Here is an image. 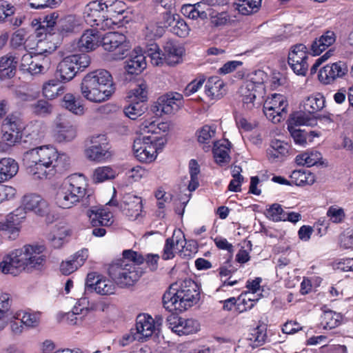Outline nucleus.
Wrapping results in <instances>:
<instances>
[{
	"instance_id": "f257e3e1",
	"label": "nucleus",
	"mask_w": 353,
	"mask_h": 353,
	"mask_svg": "<svg viewBox=\"0 0 353 353\" xmlns=\"http://www.w3.org/2000/svg\"><path fill=\"white\" fill-rule=\"evenodd\" d=\"M23 161L27 172L34 180H46L70 165V158L50 145H42L24 152Z\"/></svg>"
},
{
	"instance_id": "f03ea898",
	"label": "nucleus",
	"mask_w": 353,
	"mask_h": 353,
	"mask_svg": "<svg viewBox=\"0 0 353 353\" xmlns=\"http://www.w3.org/2000/svg\"><path fill=\"white\" fill-rule=\"evenodd\" d=\"M123 258L112 264L109 268V275L116 285L120 288L133 285L141 277L143 272L139 265L145 261L152 264L154 255L148 254L145 258L141 254L132 250H125Z\"/></svg>"
},
{
	"instance_id": "7ed1b4c3",
	"label": "nucleus",
	"mask_w": 353,
	"mask_h": 353,
	"mask_svg": "<svg viewBox=\"0 0 353 353\" xmlns=\"http://www.w3.org/2000/svg\"><path fill=\"white\" fill-rule=\"evenodd\" d=\"M201 298L200 288L190 279L179 280L163 294V307L172 312H183L196 305Z\"/></svg>"
},
{
	"instance_id": "20e7f679",
	"label": "nucleus",
	"mask_w": 353,
	"mask_h": 353,
	"mask_svg": "<svg viewBox=\"0 0 353 353\" xmlns=\"http://www.w3.org/2000/svg\"><path fill=\"white\" fill-rule=\"evenodd\" d=\"M90 196L86 177L82 174H73L57 188L53 201L57 207L70 209L79 203L85 204Z\"/></svg>"
},
{
	"instance_id": "39448f33",
	"label": "nucleus",
	"mask_w": 353,
	"mask_h": 353,
	"mask_svg": "<svg viewBox=\"0 0 353 353\" xmlns=\"http://www.w3.org/2000/svg\"><path fill=\"white\" fill-rule=\"evenodd\" d=\"M80 88L83 98L93 103H101L109 99L115 90L112 76L105 70L88 73L83 78Z\"/></svg>"
},
{
	"instance_id": "423d86ee",
	"label": "nucleus",
	"mask_w": 353,
	"mask_h": 353,
	"mask_svg": "<svg viewBox=\"0 0 353 353\" xmlns=\"http://www.w3.org/2000/svg\"><path fill=\"white\" fill-rule=\"evenodd\" d=\"M140 130L143 137L134 142V156L140 161L152 162L154 160V121H145L141 125Z\"/></svg>"
},
{
	"instance_id": "0eeeda50",
	"label": "nucleus",
	"mask_w": 353,
	"mask_h": 353,
	"mask_svg": "<svg viewBox=\"0 0 353 353\" xmlns=\"http://www.w3.org/2000/svg\"><path fill=\"white\" fill-rule=\"evenodd\" d=\"M316 124V118L307 115L305 112H299L292 115L288 125V129L295 143L305 146L307 144V139L310 137H312V138L317 137L318 134L314 131L307 132L305 130L296 128V127L304 125H314ZM309 141H312V139H310Z\"/></svg>"
},
{
	"instance_id": "6e6552de",
	"label": "nucleus",
	"mask_w": 353,
	"mask_h": 353,
	"mask_svg": "<svg viewBox=\"0 0 353 353\" xmlns=\"http://www.w3.org/2000/svg\"><path fill=\"white\" fill-rule=\"evenodd\" d=\"M90 64L87 54H75L63 59L57 65V72L61 81L68 82L74 78L79 71H82Z\"/></svg>"
},
{
	"instance_id": "1a4fd4ad",
	"label": "nucleus",
	"mask_w": 353,
	"mask_h": 353,
	"mask_svg": "<svg viewBox=\"0 0 353 353\" xmlns=\"http://www.w3.org/2000/svg\"><path fill=\"white\" fill-rule=\"evenodd\" d=\"M84 154L90 161L104 163L111 159L113 152L106 137L99 134L91 138L90 145L85 149Z\"/></svg>"
},
{
	"instance_id": "9d476101",
	"label": "nucleus",
	"mask_w": 353,
	"mask_h": 353,
	"mask_svg": "<svg viewBox=\"0 0 353 353\" xmlns=\"http://www.w3.org/2000/svg\"><path fill=\"white\" fill-rule=\"evenodd\" d=\"M130 104L125 108L124 113L130 119L134 120L147 110L145 101L148 99L147 85L141 83L132 89L128 95Z\"/></svg>"
},
{
	"instance_id": "9b49d317",
	"label": "nucleus",
	"mask_w": 353,
	"mask_h": 353,
	"mask_svg": "<svg viewBox=\"0 0 353 353\" xmlns=\"http://www.w3.org/2000/svg\"><path fill=\"white\" fill-rule=\"evenodd\" d=\"M25 128V123L20 114H9L3 123V140L9 145H14L21 140Z\"/></svg>"
},
{
	"instance_id": "f8f14e48",
	"label": "nucleus",
	"mask_w": 353,
	"mask_h": 353,
	"mask_svg": "<svg viewBox=\"0 0 353 353\" xmlns=\"http://www.w3.org/2000/svg\"><path fill=\"white\" fill-rule=\"evenodd\" d=\"M185 53L183 46L171 40L167 41L163 46V50L156 46V65L166 63L168 65H175L182 61Z\"/></svg>"
},
{
	"instance_id": "ddd939ff",
	"label": "nucleus",
	"mask_w": 353,
	"mask_h": 353,
	"mask_svg": "<svg viewBox=\"0 0 353 353\" xmlns=\"http://www.w3.org/2000/svg\"><path fill=\"white\" fill-rule=\"evenodd\" d=\"M108 204L118 207L130 220H136L142 211L141 198L132 193L123 194L119 202L113 196Z\"/></svg>"
},
{
	"instance_id": "4468645a",
	"label": "nucleus",
	"mask_w": 353,
	"mask_h": 353,
	"mask_svg": "<svg viewBox=\"0 0 353 353\" xmlns=\"http://www.w3.org/2000/svg\"><path fill=\"white\" fill-rule=\"evenodd\" d=\"M45 249L44 245L38 244H28L18 249L24 268H41L46 261Z\"/></svg>"
},
{
	"instance_id": "2eb2a0df",
	"label": "nucleus",
	"mask_w": 353,
	"mask_h": 353,
	"mask_svg": "<svg viewBox=\"0 0 353 353\" xmlns=\"http://www.w3.org/2000/svg\"><path fill=\"white\" fill-rule=\"evenodd\" d=\"M308 52L303 43L293 45L289 51L288 62L294 73L305 76L308 69Z\"/></svg>"
},
{
	"instance_id": "dca6fc26",
	"label": "nucleus",
	"mask_w": 353,
	"mask_h": 353,
	"mask_svg": "<svg viewBox=\"0 0 353 353\" xmlns=\"http://www.w3.org/2000/svg\"><path fill=\"white\" fill-rule=\"evenodd\" d=\"M87 216L91 225L94 227L92 230V234L97 237L104 236L106 230L98 226H110L114 221L112 212L105 209H97L92 208L87 211Z\"/></svg>"
},
{
	"instance_id": "f3484780",
	"label": "nucleus",
	"mask_w": 353,
	"mask_h": 353,
	"mask_svg": "<svg viewBox=\"0 0 353 353\" xmlns=\"http://www.w3.org/2000/svg\"><path fill=\"white\" fill-rule=\"evenodd\" d=\"M183 105V97L178 92H170L161 96L156 102V115L157 112L166 114H174Z\"/></svg>"
},
{
	"instance_id": "a211bd4d",
	"label": "nucleus",
	"mask_w": 353,
	"mask_h": 353,
	"mask_svg": "<svg viewBox=\"0 0 353 353\" xmlns=\"http://www.w3.org/2000/svg\"><path fill=\"white\" fill-rule=\"evenodd\" d=\"M25 219L24 210L17 208L8 215L4 221L0 222V228L5 235H8L10 239H15L21 229V224Z\"/></svg>"
},
{
	"instance_id": "6ab92c4d",
	"label": "nucleus",
	"mask_w": 353,
	"mask_h": 353,
	"mask_svg": "<svg viewBox=\"0 0 353 353\" xmlns=\"http://www.w3.org/2000/svg\"><path fill=\"white\" fill-rule=\"evenodd\" d=\"M113 280L105 276L98 275L95 276L93 274H88L86 280V288L93 290L100 295H111L116 292V285Z\"/></svg>"
},
{
	"instance_id": "aec40b11",
	"label": "nucleus",
	"mask_w": 353,
	"mask_h": 353,
	"mask_svg": "<svg viewBox=\"0 0 353 353\" xmlns=\"http://www.w3.org/2000/svg\"><path fill=\"white\" fill-rule=\"evenodd\" d=\"M23 206L21 208L24 210L25 214L26 212H32L40 216L48 214L50 211L48 201L36 194L26 195L23 199Z\"/></svg>"
},
{
	"instance_id": "412c9836",
	"label": "nucleus",
	"mask_w": 353,
	"mask_h": 353,
	"mask_svg": "<svg viewBox=\"0 0 353 353\" xmlns=\"http://www.w3.org/2000/svg\"><path fill=\"white\" fill-rule=\"evenodd\" d=\"M101 41L104 50L110 52L118 50L119 54H117L116 59H123L124 52L127 50L126 37L123 34L109 32L103 37Z\"/></svg>"
},
{
	"instance_id": "4be33fe9",
	"label": "nucleus",
	"mask_w": 353,
	"mask_h": 353,
	"mask_svg": "<svg viewBox=\"0 0 353 353\" xmlns=\"http://www.w3.org/2000/svg\"><path fill=\"white\" fill-rule=\"evenodd\" d=\"M54 138L57 142H69L77 136V129L68 120L59 116L54 121Z\"/></svg>"
},
{
	"instance_id": "5701e85b",
	"label": "nucleus",
	"mask_w": 353,
	"mask_h": 353,
	"mask_svg": "<svg viewBox=\"0 0 353 353\" xmlns=\"http://www.w3.org/2000/svg\"><path fill=\"white\" fill-rule=\"evenodd\" d=\"M263 89L262 83L252 81L247 82L241 85L239 93L242 98L244 108L248 110L252 109L255 106L254 101L257 99V97H261V90Z\"/></svg>"
},
{
	"instance_id": "b1692460",
	"label": "nucleus",
	"mask_w": 353,
	"mask_h": 353,
	"mask_svg": "<svg viewBox=\"0 0 353 353\" xmlns=\"http://www.w3.org/2000/svg\"><path fill=\"white\" fill-rule=\"evenodd\" d=\"M348 71L347 66L343 61H338L332 65H326L320 70L319 79L324 84H330L337 78L343 77Z\"/></svg>"
},
{
	"instance_id": "393cba45",
	"label": "nucleus",
	"mask_w": 353,
	"mask_h": 353,
	"mask_svg": "<svg viewBox=\"0 0 353 353\" xmlns=\"http://www.w3.org/2000/svg\"><path fill=\"white\" fill-rule=\"evenodd\" d=\"M25 270L18 249L6 255L0 263V270L4 274L17 276Z\"/></svg>"
},
{
	"instance_id": "a878e982",
	"label": "nucleus",
	"mask_w": 353,
	"mask_h": 353,
	"mask_svg": "<svg viewBox=\"0 0 353 353\" xmlns=\"http://www.w3.org/2000/svg\"><path fill=\"white\" fill-rule=\"evenodd\" d=\"M142 341L152 336L154 332V320L148 314H140L137 316L135 327H132Z\"/></svg>"
},
{
	"instance_id": "bb28decb",
	"label": "nucleus",
	"mask_w": 353,
	"mask_h": 353,
	"mask_svg": "<svg viewBox=\"0 0 353 353\" xmlns=\"http://www.w3.org/2000/svg\"><path fill=\"white\" fill-rule=\"evenodd\" d=\"M71 234L67 224L59 223L55 224L48 235V240L54 248H61L66 242V238Z\"/></svg>"
},
{
	"instance_id": "cd10ccee",
	"label": "nucleus",
	"mask_w": 353,
	"mask_h": 353,
	"mask_svg": "<svg viewBox=\"0 0 353 353\" xmlns=\"http://www.w3.org/2000/svg\"><path fill=\"white\" fill-rule=\"evenodd\" d=\"M205 2H199L195 4H185L181 7V13L186 17L191 19H205L208 18V14L204 10L199 9L205 3L214 6L219 3V0H203Z\"/></svg>"
},
{
	"instance_id": "c85d7f7f",
	"label": "nucleus",
	"mask_w": 353,
	"mask_h": 353,
	"mask_svg": "<svg viewBox=\"0 0 353 353\" xmlns=\"http://www.w3.org/2000/svg\"><path fill=\"white\" fill-rule=\"evenodd\" d=\"M101 37L99 32L95 29L85 30L79 39V49L85 52L94 50L101 42Z\"/></svg>"
},
{
	"instance_id": "c756f323",
	"label": "nucleus",
	"mask_w": 353,
	"mask_h": 353,
	"mask_svg": "<svg viewBox=\"0 0 353 353\" xmlns=\"http://www.w3.org/2000/svg\"><path fill=\"white\" fill-rule=\"evenodd\" d=\"M170 325H172V330L179 335L194 333L199 327L198 321L192 319L174 318Z\"/></svg>"
},
{
	"instance_id": "7c9ffc66",
	"label": "nucleus",
	"mask_w": 353,
	"mask_h": 353,
	"mask_svg": "<svg viewBox=\"0 0 353 353\" xmlns=\"http://www.w3.org/2000/svg\"><path fill=\"white\" fill-rule=\"evenodd\" d=\"M103 11L101 2L93 1L88 4L83 12V19L90 26H97L101 21V12Z\"/></svg>"
},
{
	"instance_id": "2f4dec72",
	"label": "nucleus",
	"mask_w": 353,
	"mask_h": 353,
	"mask_svg": "<svg viewBox=\"0 0 353 353\" xmlns=\"http://www.w3.org/2000/svg\"><path fill=\"white\" fill-rule=\"evenodd\" d=\"M336 36L334 31L327 30L311 45V50L314 55H319L336 41Z\"/></svg>"
},
{
	"instance_id": "473e14b6",
	"label": "nucleus",
	"mask_w": 353,
	"mask_h": 353,
	"mask_svg": "<svg viewBox=\"0 0 353 353\" xmlns=\"http://www.w3.org/2000/svg\"><path fill=\"white\" fill-rule=\"evenodd\" d=\"M223 81L218 77L208 79L205 85V92L210 99H219L225 93Z\"/></svg>"
},
{
	"instance_id": "72a5a7b5",
	"label": "nucleus",
	"mask_w": 353,
	"mask_h": 353,
	"mask_svg": "<svg viewBox=\"0 0 353 353\" xmlns=\"http://www.w3.org/2000/svg\"><path fill=\"white\" fill-rule=\"evenodd\" d=\"M18 171L19 165L14 159L5 157L0 159V183L11 179Z\"/></svg>"
},
{
	"instance_id": "f704fd0d",
	"label": "nucleus",
	"mask_w": 353,
	"mask_h": 353,
	"mask_svg": "<svg viewBox=\"0 0 353 353\" xmlns=\"http://www.w3.org/2000/svg\"><path fill=\"white\" fill-rule=\"evenodd\" d=\"M185 246V239L183 238L174 236L168 238L165 241L161 257L164 260H169L174 256V252L178 250L181 252Z\"/></svg>"
},
{
	"instance_id": "c9c22d12",
	"label": "nucleus",
	"mask_w": 353,
	"mask_h": 353,
	"mask_svg": "<svg viewBox=\"0 0 353 353\" xmlns=\"http://www.w3.org/2000/svg\"><path fill=\"white\" fill-rule=\"evenodd\" d=\"M37 58V56L34 57L30 53L23 54L19 64L20 70L31 74L41 73L44 68L41 63L35 61Z\"/></svg>"
},
{
	"instance_id": "e433bc0d",
	"label": "nucleus",
	"mask_w": 353,
	"mask_h": 353,
	"mask_svg": "<svg viewBox=\"0 0 353 353\" xmlns=\"http://www.w3.org/2000/svg\"><path fill=\"white\" fill-rule=\"evenodd\" d=\"M61 105L75 115L81 116L85 112V108L81 101L71 93H67L63 96Z\"/></svg>"
},
{
	"instance_id": "4c0bfd02",
	"label": "nucleus",
	"mask_w": 353,
	"mask_h": 353,
	"mask_svg": "<svg viewBox=\"0 0 353 353\" xmlns=\"http://www.w3.org/2000/svg\"><path fill=\"white\" fill-rule=\"evenodd\" d=\"M18 63V57L10 52L0 59V71L1 76L8 78L12 77L15 74Z\"/></svg>"
},
{
	"instance_id": "58836bf2",
	"label": "nucleus",
	"mask_w": 353,
	"mask_h": 353,
	"mask_svg": "<svg viewBox=\"0 0 353 353\" xmlns=\"http://www.w3.org/2000/svg\"><path fill=\"white\" fill-rule=\"evenodd\" d=\"M146 68L145 58L142 54H132L126 61L125 68L130 74H138Z\"/></svg>"
},
{
	"instance_id": "ea45409f",
	"label": "nucleus",
	"mask_w": 353,
	"mask_h": 353,
	"mask_svg": "<svg viewBox=\"0 0 353 353\" xmlns=\"http://www.w3.org/2000/svg\"><path fill=\"white\" fill-rule=\"evenodd\" d=\"M159 17L156 25L157 28L156 29V36H161L165 29L171 28L173 23H174L175 18L177 14L172 13L171 10H165L162 12H158Z\"/></svg>"
},
{
	"instance_id": "a19ab883",
	"label": "nucleus",
	"mask_w": 353,
	"mask_h": 353,
	"mask_svg": "<svg viewBox=\"0 0 353 353\" xmlns=\"http://www.w3.org/2000/svg\"><path fill=\"white\" fill-rule=\"evenodd\" d=\"M196 134L198 142L203 144V150L205 151H209L211 148L210 143L215 142L212 141V139L215 137L216 128L213 126L205 125Z\"/></svg>"
},
{
	"instance_id": "79ce46f5",
	"label": "nucleus",
	"mask_w": 353,
	"mask_h": 353,
	"mask_svg": "<svg viewBox=\"0 0 353 353\" xmlns=\"http://www.w3.org/2000/svg\"><path fill=\"white\" fill-rule=\"evenodd\" d=\"M325 105V99L321 94H316L307 97L303 103L305 112L312 114L323 109Z\"/></svg>"
},
{
	"instance_id": "37998d69",
	"label": "nucleus",
	"mask_w": 353,
	"mask_h": 353,
	"mask_svg": "<svg viewBox=\"0 0 353 353\" xmlns=\"http://www.w3.org/2000/svg\"><path fill=\"white\" fill-rule=\"evenodd\" d=\"M41 315L40 312L19 311L15 314L14 318L21 321V323L27 327H34L39 325Z\"/></svg>"
},
{
	"instance_id": "c03bdc74",
	"label": "nucleus",
	"mask_w": 353,
	"mask_h": 353,
	"mask_svg": "<svg viewBox=\"0 0 353 353\" xmlns=\"http://www.w3.org/2000/svg\"><path fill=\"white\" fill-rule=\"evenodd\" d=\"M170 125L168 122H161L156 127V156L161 152L168 143Z\"/></svg>"
},
{
	"instance_id": "a18cd8bd",
	"label": "nucleus",
	"mask_w": 353,
	"mask_h": 353,
	"mask_svg": "<svg viewBox=\"0 0 353 353\" xmlns=\"http://www.w3.org/2000/svg\"><path fill=\"white\" fill-rule=\"evenodd\" d=\"M262 0H238L234 3L235 10L243 15H249L256 12L261 7Z\"/></svg>"
},
{
	"instance_id": "49530a36",
	"label": "nucleus",
	"mask_w": 353,
	"mask_h": 353,
	"mask_svg": "<svg viewBox=\"0 0 353 353\" xmlns=\"http://www.w3.org/2000/svg\"><path fill=\"white\" fill-rule=\"evenodd\" d=\"M42 92L46 98L54 99L64 93L65 87L60 85L58 80L51 79L43 84Z\"/></svg>"
},
{
	"instance_id": "de8ad7c7",
	"label": "nucleus",
	"mask_w": 353,
	"mask_h": 353,
	"mask_svg": "<svg viewBox=\"0 0 353 353\" xmlns=\"http://www.w3.org/2000/svg\"><path fill=\"white\" fill-rule=\"evenodd\" d=\"M290 176L292 185L298 186L312 185L315 181L314 175L304 170H294Z\"/></svg>"
},
{
	"instance_id": "09e8293b",
	"label": "nucleus",
	"mask_w": 353,
	"mask_h": 353,
	"mask_svg": "<svg viewBox=\"0 0 353 353\" xmlns=\"http://www.w3.org/2000/svg\"><path fill=\"white\" fill-rule=\"evenodd\" d=\"M30 109L32 114L37 117H46L52 113L54 106L46 100L39 99L30 104Z\"/></svg>"
},
{
	"instance_id": "8fccbe9b",
	"label": "nucleus",
	"mask_w": 353,
	"mask_h": 353,
	"mask_svg": "<svg viewBox=\"0 0 353 353\" xmlns=\"http://www.w3.org/2000/svg\"><path fill=\"white\" fill-rule=\"evenodd\" d=\"M341 319L342 316L339 313L332 310L325 311L321 316V325L323 329L331 330L339 326Z\"/></svg>"
},
{
	"instance_id": "3c124183",
	"label": "nucleus",
	"mask_w": 353,
	"mask_h": 353,
	"mask_svg": "<svg viewBox=\"0 0 353 353\" xmlns=\"http://www.w3.org/2000/svg\"><path fill=\"white\" fill-rule=\"evenodd\" d=\"M117 175V172L110 166H101L97 168L92 174V180L94 183H102L107 180L113 179Z\"/></svg>"
},
{
	"instance_id": "603ef678",
	"label": "nucleus",
	"mask_w": 353,
	"mask_h": 353,
	"mask_svg": "<svg viewBox=\"0 0 353 353\" xmlns=\"http://www.w3.org/2000/svg\"><path fill=\"white\" fill-rule=\"evenodd\" d=\"M322 159V155L318 151L305 152L296 157V163L300 165L311 167L316 165Z\"/></svg>"
},
{
	"instance_id": "864d4df0",
	"label": "nucleus",
	"mask_w": 353,
	"mask_h": 353,
	"mask_svg": "<svg viewBox=\"0 0 353 353\" xmlns=\"http://www.w3.org/2000/svg\"><path fill=\"white\" fill-rule=\"evenodd\" d=\"M267 339L266 328L265 326L259 325L252 330L248 335V340L252 343L253 347L263 345Z\"/></svg>"
},
{
	"instance_id": "5fc2aeb1",
	"label": "nucleus",
	"mask_w": 353,
	"mask_h": 353,
	"mask_svg": "<svg viewBox=\"0 0 353 353\" xmlns=\"http://www.w3.org/2000/svg\"><path fill=\"white\" fill-rule=\"evenodd\" d=\"M170 31L172 34L181 38H185L189 35L190 29L185 20L181 19L180 16L177 14L175 18L174 23L172 25Z\"/></svg>"
},
{
	"instance_id": "6e6d98bb",
	"label": "nucleus",
	"mask_w": 353,
	"mask_h": 353,
	"mask_svg": "<svg viewBox=\"0 0 353 353\" xmlns=\"http://www.w3.org/2000/svg\"><path fill=\"white\" fill-rule=\"evenodd\" d=\"M212 151L214 157L217 163L221 164L229 161L230 148L228 147L221 144L219 141H215Z\"/></svg>"
},
{
	"instance_id": "4d7b16f0",
	"label": "nucleus",
	"mask_w": 353,
	"mask_h": 353,
	"mask_svg": "<svg viewBox=\"0 0 353 353\" xmlns=\"http://www.w3.org/2000/svg\"><path fill=\"white\" fill-rule=\"evenodd\" d=\"M103 10L110 15L114 17L116 14H122L125 11L124 4L117 0H103L101 2Z\"/></svg>"
},
{
	"instance_id": "13d9d810",
	"label": "nucleus",
	"mask_w": 353,
	"mask_h": 353,
	"mask_svg": "<svg viewBox=\"0 0 353 353\" xmlns=\"http://www.w3.org/2000/svg\"><path fill=\"white\" fill-rule=\"evenodd\" d=\"M190 181L188 185V190L190 192L195 190L199 186L198 174L200 172L199 165L194 159L190 160L189 163Z\"/></svg>"
},
{
	"instance_id": "bf43d9fd",
	"label": "nucleus",
	"mask_w": 353,
	"mask_h": 353,
	"mask_svg": "<svg viewBox=\"0 0 353 353\" xmlns=\"http://www.w3.org/2000/svg\"><path fill=\"white\" fill-rule=\"evenodd\" d=\"M94 304L90 303L87 297L79 299L74 306V312L76 314H81L83 316H87L90 312L94 310Z\"/></svg>"
},
{
	"instance_id": "052dcab7",
	"label": "nucleus",
	"mask_w": 353,
	"mask_h": 353,
	"mask_svg": "<svg viewBox=\"0 0 353 353\" xmlns=\"http://www.w3.org/2000/svg\"><path fill=\"white\" fill-rule=\"evenodd\" d=\"M269 105L270 103H264L263 112L265 115L268 119L272 120L274 123L280 121L282 114L285 112L284 108Z\"/></svg>"
},
{
	"instance_id": "680f3d73",
	"label": "nucleus",
	"mask_w": 353,
	"mask_h": 353,
	"mask_svg": "<svg viewBox=\"0 0 353 353\" xmlns=\"http://www.w3.org/2000/svg\"><path fill=\"white\" fill-rule=\"evenodd\" d=\"M329 220L334 223H341L345 218V213L343 208L338 205L330 206L326 213Z\"/></svg>"
},
{
	"instance_id": "e2e57ef3",
	"label": "nucleus",
	"mask_w": 353,
	"mask_h": 353,
	"mask_svg": "<svg viewBox=\"0 0 353 353\" xmlns=\"http://www.w3.org/2000/svg\"><path fill=\"white\" fill-rule=\"evenodd\" d=\"M148 174L147 170L139 165L135 166L128 170L125 176L129 182H135L139 181L143 177L146 176Z\"/></svg>"
},
{
	"instance_id": "0e129e2a",
	"label": "nucleus",
	"mask_w": 353,
	"mask_h": 353,
	"mask_svg": "<svg viewBox=\"0 0 353 353\" xmlns=\"http://www.w3.org/2000/svg\"><path fill=\"white\" fill-rule=\"evenodd\" d=\"M134 341H142V339L137 335L133 328H131L128 332L123 334L117 341L121 347L129 345Z\"/></svg>"
},
{
	"instance_id": "69168bd1",
	"label": "nucleus",
	"mask_w": 353,
	"mask_h": 353,
	"mask_svg": "<svg viewBox=\"0 0 353 353\" xmlns=\"http://www.w3.org/2000/svg\"><path fill=\"white\" fill-rule=\"evenodd\" d=\"M254 293H243L239 297V300L241 301V303L239 304L238 309L241 312L247 310L252 309L254 305V299H251L253 296Z\"/></svg>"
},
{
	"instance_id": "338daca9",
	"label": "nucleus",
	"mask_w": 353,
	"mask_h": 353,
	"mask_svg": "<svg viewBox=\"0 0 353 353\" xmlns=\"http://www.w3.org/2000/svg\"><path fill=\"white\" fill-rule=\"evenodd\" d=\"M63 0H31L28 3L30 7L33 9H43L45 8L56 7L62 2Z\"/></svg>"
},
{
	"instance_id": "774afa93",
	"label": "nucleus",
	"mask_w": 353,
	"mask_h": 353,
	"mask_svg": "<svg viewBox=\"0 0 353 353\" xmlns=\"http://www.w3.org/2000/svg\"><path fill=\"white\" fill-rule=\"evenodd\" d=\"M267 214L273 221H281L284 219L285 212L281 205L274 203L267 210Z\"/></svg>"
}]
</instances>
